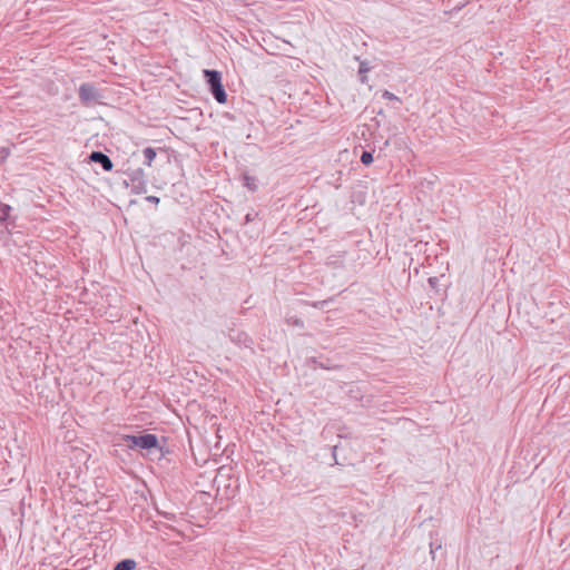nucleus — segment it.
I'll list each match as a JSON object with an SVG mask.
<instances>
[{
  "label": "nucleus",
  "mask_w": 570,
  "mask_h": 570,
  "mask_svg": "<svg viewBox=\"0 0 570 570\" xmlns=\"http://www.w3.org/2000/svg\"><path fill=\"white\" fill-rule=\"evenodd\" d=\"M124 444L129 449H142L151 453L153 450L161 451L159 446L158 438L155 434L145 433L141 435H122Z\"/></svg>",
  "instance_id": "1"
},
{
  "label": "nucleus",
  "mask_w": 570,
  "mask_h": 570,
  "mask_svg": "<svg viewBox=\"0 0 570 570\" xmlns=\"http://www.w3.org/2000/svg\"><path fill=\"white\" fill-rule=\"evenodd\" d=\"M204 77L209 87V91L216 101L219 104H225L227 101V94L222 83V73L214 69H205Z\"/></svg>",
  "instance_id": "2"
},
{
  "label": "nucleus",
  "mask_w": 570,
  "mask_h": 570,
  "mask_svg": "<svg viewBox=\"0 0 570 570\" xmlns=\"http://www.w3.org/2000/svg\"><path fill=\"white\" fill-rule=\"evenodd\" d=\"M78 95L82 105H89L91 102L99 101L102 98L101 92L96 88V86L89 82L80 85Z\"/></svg>",
  "instance_id": "3"
},
{
  "label": "nucleus",
  "mask_w": 570,
  "mask_h": 570,
  "mask_svg": "<svg viewBox=\"0 0 570 570\" xmlns=\"http://www.w3.org/2000/svg\"><path fill=\"white\" fill-rule=\"evenodd\" d=\"M89 159L96 164H99L105 171H110L114 167L112 160L110 157L102 151H92L89 155Z\"/></svg>",
  "instance_id": "4"
},
{
  "label": "nucleus",
  "mask_w": 570,
  "mask_h": 570,
  "mask_svg": "<svg viewBox=\"0 0 570 570\" xmlns=\"http://www.w3.org/2000/svg\"><path fill=\"white\" fill-rule=\"evenodd\" d=\"M228 336L232 342H235L238 345H244L247 347L252 343L249 336L242 331L230 330Z\"/></svg>",
  "instance_id": "5"
},
{
  "label": "nucleus",
  "mask_w": 570,
  "mask_h": 570,
  "mask_svg": "<svg viewBox=\"0 0 570 570\" xmlns=\"http://www.w3.org/2000/svg\"><path fill=\"white\" fill-rule=\"evenodd\" d=\"M136 561L132 559H124L119 561L112 570H134L136 568Z\"/></svg>",
  "instance_id": "6"
},
{
  "label": "nucleus",
  "mask_w": 570,
  "mask_h": 570,
  "mask_svg": "<svg viewBox=\"0 0 570 570\" xmlns=\"http://www.w3.org/2000/svg\"><path fill=\"white\" fill-rule=\"evenodd\" d=\"M371 66L368 61H361L360 68H358V77L362 83L367 82V76L366 73L371 70Z\"/></svg>",
  "instance_id": "7"
},
{
  "label": "nucleus",
  "mask_w": 570,
  "mask_h": 570,
  "mask_svg": "<svg viewBox=\"0 0 570 570\" xmlns=\"http://www.w3.org/2000/svg\"><path fill=\"white\" fill-rule=\"evenodd\" d=\"M142 155H144V164L146 166H151V163L153 160L155 159L156 157V149L153 148V147H146L144 150H142Z\"/></svg>",
  "instance_id": "8"
},
{
  "label": "nucleus",
  "mask_w": 570,
  "mask_h": 570,
  "mask_svg": "<svg viewBox=\"0 0 570 570\" xmlns=\"http://www.w3.org/2000/svg\"><path fill=\"white\" fill-rule=\"evenodd\" d=\"M132 183H137L139 186L145 185V173L141 168L132 170V173L129 175Z\"/></svg>",
  "instance_id": "9"
},
{
  "label": "nucleus",
  "mask_w": 570,
  "mask_h": 570,
  "mask_svg": "<svg viewBox=\"0 0 570 570\" xmlns=\"http://www.w3.org/2000/svg\"><path fill=\"white\" fill-rule=\"evenodd\" d=\"M361 163L366 166L371 165L373 163V153L364 150L361 155Z\"/></svg>",
  "instance_id": "10"
},
{
  "label": "nucleus",
  "mask_w": 570,
  "mask_h": 570,
  "mask_svg": "<svg viewBox=\"0 0 570 570\" xmlns=\"http://www.w3.org/2000/svg\"><path fill=\"white\" fill-rule=\"evenodd\" d=\"M244 185L252 191H255L257 189V185L255 181V178L245 175L244 176Z\"/></svg>",
  "instance_id": "11"
},
{
  "label": "nucleus",
  "mask_w": 570,
  "mask_h": 570,
  "mask_svg": "<svg viewBox=\"0 0 570 570\" xmlns=\"http://www.w3.org/2000/svg\"><path fill=\"white\" fill-rule=\"evenodd\" d=\"M10 210H11V207L9 205H1V207H0V213H1L0 220L1 222H4L8 219Z\"/></svg>",
  "instance_id": "12"
},
{
  "label": "nucleus",
  "mask_w": 570,
  "mask_h": 570,
  "mask_svg": "<svg viewBox=\"0 0 570 570\" xmlns=\"http://www.w3.org/2000/svg\"><path fill=\"white\" fill-rule=\"evenodd\" d=\"M330 302H332V298L324 299V301H318V302H313L311 305L314 308H324L325 306H327L330 304Z\"/></svg>",
  "instance_id": "13"
},
{
  "label": "nucleus",
  "mask_w": 570,
  "mask_h": 570,
  "mask_svg": "<svg viewBox=\"0 0 570 570\" xmlns=\"http://www.w3.org/2000/svg\"><path fill=\"white\" fill-rule=\"evenodd\" d=\"M383 98L385 99H389V100H400L399 97H396L393 92H390L389 90H385L383 92Z\"/></svg>",
  "instance_id": "14"
},
{
  "label": "nucleus",
  "mask_w": 570,
  "mask_h": 570,
  "mask_svg": "<svg viewBox=\"0 0 570 570\" xmlns=\"http://www.w3.org/2000/svg\"><path fill=\"white\" fill-rule=\"evenodd\" d=\"M313 363L316 364L317 366L322 367V368H325V370L332 368V366H330L328 363L317 362L316 358H313Z\"/></svg>",
  "instance_id": "15"
},
{
  "label": "nucleus",
  "mask_w": 570,
  "mask_h": 570,
  "mask_svg": "<svg viewBox=\"0 0 570 570\" xmlns=\"http://www.w3.org/2000/svg\"><path fill=\"white\" fill-rule=\"evenodd\" d=\"M430 548H431V554H434L436 550L441 549V543L431 542Z\"/></svg>",
  "instance_id": "16"
},
{
  "label": "nucleus",
  "mask_w": 570,
  "mask_h": 570,
  "mask_svg": "<svg viewBox=\"0 0 570 570\" xmlns=\"http://www.w3.org/2000/svg\"><path fill=\"white\" fill-rule=\"evenodd\" d=\"M146 200L154 203V204H158L160 202L159 197H157V196H147Z\"/></svg>",
  "instance_id": "17"
},
{
  "label": "nucleus",
  "mask_w": 570,
  "mask_h": 570,
  "mask_svg": "<svg viewBox=\"0 0 570 570\" xmlns=\"http://www.w3.org/2000/svg\"><path fill=\"white\" fill-rule=\"evenodd\" d=\"M438 283H439V278H438V277H430V278H429V284H430L432 287H435Z\"/></svg>",
  "instance_id": "18"
},
{
  "label": "nucleus",
  "mask_w": 570,
  "mask_h": 570,
  "mask_svg": "<svg viewBox=\"0 0 570 570\" xmlns=\"http://www.w3.org/2000/svg\"><path fill=\"white\" fill-rule=\"evenodd\" d=\"M336 450H337V445H334L332 446V453H333V456L335 459V464H341L337 459H336Z\"/></svg>",
  "instance_id": "19"
},
{
  "label": "nucleus",
  "mask_w": 570,
  "mask_h": 570,
  "mask_svg": "<svg viewBox=\"0 0 570 570\" xmlns=\"http://www.w3.org/2000/svg\"><path fill=\"white\" fill-rule=\"evenodd\" d=\"M293 324H294L295 326H298V327H303V326H304L303 321H302V320H299V318H296V320L293 322Z\"/></svg>",
  "instance_id": "20"
},
{
  "label": "nucleus",
  "mask_w": 570,
  "mask_h": 570,
  "mask_svg": "<svg viewBox=\"0 0 570 570\" xmlns=\"http://www.w3.org/2000/svg\"><path fill=\"white\" fill-rule=\"evenodd\" d=\"M252 220H254V216H253L250 213H248V214L245 216V223L247 224V223H249V222H252Z\"/></svg>",
  "instance_id": "21"
}]
</instances>
